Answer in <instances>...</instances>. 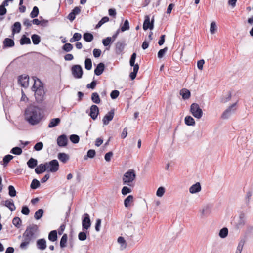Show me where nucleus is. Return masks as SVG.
<instances>
[{"mask_svg": "<svg viewBox=\"0 0 253 253\" xmlns=\"http://www.w3.org/2000/svg\"><path fill=\"white\" fill-rule=\"evenodd\" d=\"M83 38L86 42H90L93 39V36L90 33H85L84 34Z\"/></svg>", "mask_w": 253, "mask_h": 253, "instance_id": "43", "label": "nucleus"}, {"mask_svg": "<svg viewBox=\"0 0 253 253\" xmlns=\"http://www.w3.org/2000/svg\"><path fill=\"white\" fill-rule=\"evenodd\" d=\"M247 217L244 213H241L239 214L238 219L236 223L237 228L239 229L243 227L246 223Z\"/></svg>", "mask_w": 253, "mask_h": 253, "instance_id": "9", "label": "nucleus"}, {"mask_svg": "<svg viewBox=\"0 0 253 253\" xmlns=\"http://www.w3.org/2000/svg\"><path fill=\"white\" fill-rule=\"evenodd\" d=\"M136 178V174L133 169H129L125 173L123 176V183L129 186L133 185V182Z\"/></svg>", "mask_w": 253, "mask_h": 253, "instance_id": "3", "label": "nucleus"}, {"mask_svg": "<svg viewBox=\"0 0 253 253\" xmlns=\"http://www.w3.org/2000/svg\"><path fill=\"white\" fill-rule=\"evenodd\" d=\"M67 238L68 236L67 234H65L62 236L60 242V246L61 248H64L66 246Z\"/></svg>", "mask_w": 253, "mask_h": 253, "instance_id": "45", "label": "nucleus"}, {"mask_svg": "<svg viewBox=\"0 0 253 253\" xmlns=\"http://www.w3.org/2000/svg\"><path fill=\"white\" fill-rule=\"evenodd\" d=\"M48 239L51 241L54 242L57 239V234L56 230L51 231L48 235Z\"/></svg>", "mask_w": 253, "mask_h": 253, "instance_id": "33", "label": "nucleus"}, {"mask_svg": "<svg viewBox=\"0 0 253 253\" xmlns=\"http://www.w3.org/2000/svg\"><path fill=\"white\" fill-rule=\"evenodd\" d=\"M99 113V108L95 105H92L90 107L89 116L93 119L95 120L97 117Z\"/></svg>", "mask_w": 253, "mask_h": 253, "instance_id": "16", "label": "nucleus"}, {"mask_svg": "<svg viewBox=\"0 0 253 253\" xmlns=\"http://www.w3.org/2000/svg\"><path fill=\"white\" fill-rule=\"evenodd\" d=\"M117 242L120 245V249L121 250H124L126 248V243L123 237H119L118 238Z\"/></svg>", "mask_w": 253, "mask_h": 253, "instance_id": "29", "label": "nucleus"}, {"mask_svg": "<svg viewBox=\"0 0 253 253\" xmlns=\"http://www.w3.org/2000/svg\"><path fill=\"white\" fill-rule=\"evenodd\" d=\"M165 192V189L163 187H160L157 190L156 195L159 197H162Z\"/></svg>", "mask_w": 253, "mask_h": 253, "instance_id": "53", "label": "nucleus"}, {"mask_svg": "<svg viewBox=\"0 0 253 253\" xmlns=\"http://www.w3.org/2000/svg\"><path fill=\"white\" fill-rule=\"evenodd\" d=\"M13 158V156L11 155H7L5 156L3 159L2 165L4 167H6L7 164Z\"/></svg>", "mask_w": 253, "mask_h": 253, "instance_id": "35", "label": "nucleus"}, {"mask_svg": "<svg viewBox=\"0 0 253 253\" xmlns=\"http://www.w3.org/2000/svg\"><path fill=\"white\" fill-rule=\"evenodd\" d=\"M43 143L41 142L37 143L34 146V149L36 151H40L42 150L43 148Z\"/></svg>", "mask_w": 253, "mask_h": 253, "instance_id": "63", "label": "nucleus"}, {"mask_svg": "<svg viewBox=\"0 0 253 253\" xmlns=\"http://www.w3.org/2000/svg\"><path fill=\"white\" fill-rule=\"evenodd\" d=\"M167 50H168L167 47H165L164 49L160 50L158 53V58H162L163 57V56L164 55V54L166 53V52L167 51Z\"/></svg>", "mask_w": 253, "mask_h": 253, "instance_id": "59", "label": "nucleus"}, {"mask_svg": "<svg viewBox=\"0 0 253 253\" xmlns=\"http://www.w3.org/2000/svg\"><path fill=\"white\" fill-rule=\"evenodd\" d=\"M58 158L61 162L65 163L69 160V156L65 153H59L58 154Z\"/></svg>", "mask_w": 253, "mask_h": 253, "instance_id": "25", "label": "nucleus"}, {"mask_svg": "<svg viewBox=\"0 0 253 253\" xmlns=\"http://www.w3.org/2000/svg\"><path fill=\"white\" fill-rule=\"evenodd\" d=\"M36 229V226L28 227L23 234L33 239Z\"/></svg>", "mask_w": 253, "mask_h": 253, "instance_id": "15", "label": "nucleus"}, {"mask_svg": "<svg viewBox=\"0 0 253 253\" xmlns=\"http://www.w3.org/2000/svg\"><path fill=\"white\" fill-rule=\"evenodd\" d=\"M190 112L197 119H200L203 116V111L197 103H192L190 106Z\"/></svg>", "mask_w": 253, "mask_h": 253, "instance_id": "5", "label": "nucleus"}, {"mask_svg": "<svg viewBox=\"0 0 253 253\" xmlns=\"http://www.w3.org/2000/svg\"><path fill=\"white\" fill-rule=\"evenodd\" d=\"M43 214V210L42 209H39L35 213L34 218L36 220H39L42 216Z\"/></svg>", "mask_w": 253, "mask_h": 253, "instance_id": "42", "label": "nucleus"}, {"mask_svg": "<svg viewBox=\"0 0 253 253\" xmlns=\"http://www.w3.org/2000/svg\"><path fill=\"white\" fill-rule=\"evenodd\" d=\"M21 29V25L20 22H16L13 25L12 27V34H14L15 33H18L20 32Z\"/></svg>", "mask_w": 253, "mask_h": 253, "instance_id": "27", "label": "nucleus"}, {"mask_svg": "<svg viewBox=\"0 0 253 253\" xmlns=\"http://www.w3.org/2000/svg\"><path fill=\"white\" fill-rule=\"evenodd\" d=\"M136 54L135 53H133L131 56L130 61H129L130 65L131 66H133L135 65V61L136 59Z\"/></svg>", "mask_w": 253, "mask_h": 253, "instance_id": "64", "label": "nucleus"}, {"mask_svg": "<svg viewBox=\"0 0 253 253\" xmlns=\"http://www.w3.org/2000/svg\"><path fill=\"white\" fill-rule=\"evenodd\" d=\"M32 78L34 81V84L32 87V89L35 92V96L37 101H41L42 100L45 94L42 84L37 77H33Z\"/></svg>", "mask_w": 253, "mask_h": 253, "instance_id": "2", "label": "nucleus"}, {"mask_svg": "<svg viewBox=\"0 0 253 253\" xmlns=\"http://www.w3.org/2000/svg\"><path fill=\"white\" fill-rule=\"evenodd\" d=\"M71 71L74 78L80 79L82 77L83 72L82 68L80 65H73L71 68Z\"/></svg>", "mask_w": 253, "mask_h": 253, "instance_id": "7", "label": "nucleus"}, {"mask_svg": "<svg viewBox=\"0 0 253 253\" xmlns=\"http://www.w3.org/2000/svg\"><path fill=\"white\" fill-rule=\"evenodd\" d=\"M113 42L112 41V38L109 37H108L106 38L103 39L102 40V43L105 46H107L112 44Z\"/></svg>", "mask_w": 253, "mask_h": 253, "instance_id": "48", "label": "nucleus"}, {"mask_svg": "<svg viewBox=\"0 0 253 253\" xmlns=\"http://www.w3.org/2000/svg\"><path fill=\"white\" fill-rule=\"evenodd\" d=\"M10 153H12L13 154H14V155H19L22 154V150L20 147H15L13 148L11 150Z\"/></svg>", "mask_w": 253, "mask_h": 253, "instance_id": "46", "label": "nucleus"}, {"mask_svg": "<svg viewBox=\"0 0 253 253\" xmlns=\"http://www.w3.org/2000/svg\"><path fill=\"white\" fill-rule=\"evenodd\" d=\"M180 94L184 99H188L190 96V92L187 89H182L181 90Z\"/></svg>", "mask_w": 253, "mask_h": 253, "instance_id": "32", "label": "nucleus"}, {"mask_svg": "<svg viewBox=\"0 0 253 253\" xmlns=\"http://www.w3.org/2000/svg\"><path fill=\"white\" fill-rule=\"evenodd\" d=\"M46 170L45 163L41 164L35 169V172L37 174H40L44 172Z\"/></svg>", "mask_w": 253, "mask_h": 253, "instance_id": "24", "label": "nucleus"}, {"mask_svg": "<svg viewBox=\"0 0 253 253\" xmlns=\"http://www.w3.org/2000/svg\"><path fill=\"white\" fill-rule=\"evenodd\" d=\"M8 193L10 197H14L16 195V191L15 188L12 185H9L8 186Z\"/></svg>", "mask_w": 253, "mask_h": 253, "instance_id": "51", "label": "nucleus"}, {"mask_svg": "<svg viewBox=\"0 0 253 253\" xmlns=\"http://www.w3.org/2000/svg\"><path fill=\"white\" fill-rule=\"evenodd\" d=\"M132 67H133V71L130 73V77L131 78V80H134L135 78L136 74L138 72L139 69V65L136 64Z\"/></svg>", "mask_w": 253, "mask_h": 253, "instance_id": "30", "label": "nucleus"}, {"mask_svg": "<svg viewBox=\"0 0 253 253\" xmlns=\"http://www.w3.org/2000/svg\"><path fill=\"white\" fill-rule=\"evenodd\" d=\"M105 65L103 63H100L97 66L94 70V73L97 76H99L102 74L104 70Z\"/></svg>", "mask_w": 253, "mask_h": 253, "instance_id": "22", "label": "nucleus"}, {"mask_svg": "<svg viewBox=\"0 0 253 253\" xmlns=\"http://www.w3.org/2000/svg\"><path fill=\"white\" fill-rule=\"evenodd\" d=\"M129 29V22L127 20H126L124 22L123 25L121 27V31L124 32L126 30H128Z\"/></svg>", "mask_w": 253, "mask_h": 253, "instance_id": "57", "label": "nucleus"}, {"mask_svg": "<svg viewBox=\"0 0 253 253\" xmlns=\"http://www.w3.org/2000/svg\"><path fill=\"white\" fill-rule=\"evenodd\" d=\"M245 244V241L243 240H241L237 246L236 250L235 253H241L243 250V246Z\"/></svg>", "mask_w": 253, "mask_h": 253, "instance_id": "38", "label": "nucleus"}, {"mask_svg": "<svg viewBox=\"0 0 253 253\" xmlns=\"http://www.w3.org/2000/svg\"><path fill=\"white\" fill-rule=\"evenodd\" d=\"M39 14V9L37 6H34L30 13L31 18H34L38 16Z\"/></svg>", "mask_w": 253, "mask_h": 253, "instance_id": "50", "label": "nucleus"}, {"mask_svg": "<svg viewBox=\"0 0 253 253\" xmlns=\"http://www.w3.org/2000/svg\"><path fill=\"white\" fill-rule=\"evenodd\" d=\"M85 68L87 70H90L92 68V61L90 59L87 58L85 60Z\"/></svg>", "mask_w": 253, "mask_h": 253, "instance_id": "54", "label": "nucleus"}, {"mask_svg": "<svg viewBox=\"0 0 253 253\" xmlns=\"http://www.w3.org/2000/svg\"><path fill=\"white\" fill-rule=\"evenodd\" d=\"M73 48V45L71 43H66L63 46V49L66 51L69 52L72 50Z\"/></svg>", "mask_w": 253, "mask_h": 253, "instance_id": "58", "label": "nucleus"}, {"mask_svg": "<svg viewBox=\"0 0 253 253\" xmlns=\"http://www.w3.org/2000/svg\"><path fill=\"white\" fill-rule=\"evenodd\" d=\"M71 141L73 143H78L79 141V137L76 134H72L70 136Z\"/></svg>", "mask_w": 253, "mask_h": 253, "instance_id": "55", "label": "nucleus"}, {"mask_svg": "<svg viewBox=\"0 0 253 253\" xmlns=\"http://www.w3.org/2000/svg\"><path fill=\"white\" fill-rule=\"evenodd\" d=\"M133 197L132 195L128 196L124 200V205L126 207H128L130 206V203L132 202Z\"/></svg>", "mask_w": 253, "mask_h": 253, "instance_id": "40", "label": "nucleus"}, {"mask_svg": "<svg viewBox=\"0 0 253 253\" xmlns=\"http://www.w3.org/2000/svg\"><path fill=\"white\" fill-rule=\"evenodd\" d=\"M29 78L27 76L22 75L19 77L18 82L22 87H27L29 85Z\"/></svg>", "mask_w": 253, "mask_h": 253, "instance_id": "18", "label": "nucleus"}, {"mask_svg": "<svg viewBox=\"0 0 253 253\" xmlns=\"http://www.w3.org/2000/svg\"><path fill=\"white\" fill-rule=\"evenodd\" d=\"M91 226V221L89 215L87 213H85L83 216L82 227L83 230H87Z\"/></svg>", "mask_w": 253, "mask_h": 253, "instance_id": "8", "label": "nucleus"}, {"mask_svg": "<svg viewBox=\"0 0 253 253\" xmlns=\"http://www.w3.org/2000/svg\"><path fill=\"white\" fill-rule=\"evenodd\" d=\"M201 189L202 188L201 184L199 182H198L190 187L189 192L191 194H196L200 192Z\"/></svg>", "mask_w": 253, "mask_h": 253, "instance_id": "17", "label": "nucleus"}, {"mask_svg": "<svg viewBox=\"0 0 253 253\" xmlns=\"http://www.w3.org/2000/svg\"><path fill=\"white\" fill-rule=\"evenodd\" d=\"M231 99V93L228 92L226 94L222 95L220 98V102L222 103H226Z\"/></svg>", "mask_w": 253, "mask_h": 253, "instance_id": "23", "label": "nucleus"}, {"mask_svg": "<svg viewBox=\"0 0 253 253\" xmlns=\"http://www.w3.org/2000/svg\"><path fill=\"white\" fill-rule=\"evenodd\" d=\"M46 170L51 172H55L59 169V163L57 160H53L49 162H46Z\"/></svg>", "mask_w": 253, "mask_h": 253, "instance_id": "6", "label": "nucleus"}, {"mask_svg": "<svg viewBox=\"0 0 253 253\" xmlns=\"http://www.w3.org/2000/svg\"><path fill=\"white\" fill-rule=\"evenodd\" d=\"M114 110H111L105 115L102 119L104 125H107L112 120L114 116Z\"/></svg>", "mask_w": 253, "mask_h": 253, "instance_id": "10", "label": "nucleus"}, {"mask_svg": "<svg viewBox=\"0 0 253 253\" xmlns=\"http://www.w3.org/2000/svg\"><path fill=\"white\" fill-rule=\"evenodd\" d=\"M237 102L233 103L229 106L222 113L221 118L223 120L228 119L235 113L237 110Z\"/></svg>", "mask_w": 253, "mask_h": 253, "instance_id": "4", "label": "nucleus"}, {"mask_svg": "<svg viewBox=\"0 0 253 253\" xmlns=\"http://www.w3.org/2000/svg\"><path fill=\"white\" fill-rule=\"evenodd\" d=\"M125 43L123 41H119L116 44V52L118 54H121L125 48Z\"/></svg>", "mask_w": 253, "mask_h": 253, "instance_id": "19", "label": "nucleus"}, {"mask_svg": "<svg viewBox=\"0 0 253 253\" xmlns=\"http://www.w3.org/2000/svg\"><path fill=\"white\" fill-rule=\"evenodd\" d=\"M31 39L33 44L35 45L38 44L41 41L40 37L36 34L33 35L31 37Z\"/></svg>", "mask_w": 253, "mask_h": 253, "instance_id": "44", "label": "nucleus"}, {"mask_svg": "<svg viewBox=\"0 0 253 253\" xmlns=\"http://www.w3.org/2000/svg\"><path fill=\"white\" fill-rule=\"evenodd\" d=\"M22 241L20 245V248L21 249L25 250L28 248L30 242L32 241L33 239L27 237L26 236H25L23 234L22 236Z\"/></svg>", "mask_w": 253, "mask_h": 253, "instance_id": "13", "label": "nucleus"}, {"mask_svg": "<svg viewBox=\"0 0 253 253\" xmlns=\"http://www.w3.org/2000/svg\"><path fill=\"white\" fill-rule=\"evenodd\" d=\"M91 100L96 104H99L100 102V99L98 93L96 92H94L92 94Z\"/></svg>", "mask_w": 253, "mask_h": 253, "instance_id": "39", "label": "nucleus"}, {"mask_svg": "<svg viewBox=\"0 0 253 253\" xmlns=\"http://www.w3.org/2000/svg\"><path fill=\"white\" fill-rule=\"evenodd\" d=\"M121 192L123 195H126L128 193H131V190L126 186H124L123 187Z\"/></svg>", "mask_w": 253, "mask_h": 253, "instance_id": "60", "label": "nucleus"}, {"mask_svg": "<svg viewBox=\"0 0 253 253\" xmlns=\"http://www.w3.org/2000/svg\"><path fill=\"white\" fill-rule=\"evenodd\" d=\"M24 115L25 119L32 125L37 124L42 118L40 108L34 105L28 106Z\"/></svg>", "mask_w": 253, "mask_h": 253, "instance_id": "1", "label": "nucleus"}, {"mask_svg": "<svg viewBox=\"0 0 253 253\" xmlns=\"http://www.w3.org/2000/svg\"><path fill=\"white\" fill-rule=\"evenodd\" d=\"M60 121V119L58 118L52 119L48 124V127L49 128L54 127L58 125Z\"/></svg>", "mask_w": 253, "mask_h": 253, "instance_id": "28", "label": "nucleus"}, {"mask_svg": "<svg viewBox=\"0 0 253 253\" xmlns=\"http://www.w3.org/2000/svg\"><path fill=\"white\" fill-rule=\"evenodd\" d=\"M27 164L29 168L33 169L37 165V160L31 158L28 160Z\"/></svg>", "mask_w": 253, "mask_h": 253, "instance_id": "34", "label": "nucleus"}, {"mask_svg": "<svg viewBox=\"0 0 253 253\" xmlns=\"http://www.w3.org/2000/svg\"><path fill=\"white\" fill-rule=\"evenodd\" d=\"M119 94H120V92L118 90H113L111 92V93L110 94V96L112 99H114L117 98L118 97Z\"/></svg>", "mask_w": 253, "mask_h": 253, "instance_id": "62", "label": "nucleus"}, {"mask_svg": "<svg viewBox=\"0 0 253 253\" xmlns=\"http://www.w3.org/2000/svg\"><path fill=\"white\" fill-rule=\"evenodd\" d=\"M78 238L81 241H84L86 239V234L84 232H81L78 235Z\"/></svg>", "mask_w": 253, "mask_h": 253, "instance_id": "61", "label": "nucleus"}, {"mask_svg": "<svg viewBox=\"0 0 253 253\" xmlns=\"http://www.w3.org/2000/svg\"><path fill=\"white\" fill-rule=\"evenodd\" d=\"M154 21L152 20L151 22H150V18L149 16L146 15L145 17V20L143 25V28L144 30H147L148 28H150L151 30L153 29L154 27L153 24Z\"/></svg>", "mask_w": 253, "mask_h": 253, "instance_id": "14", "label": "nucleus"}, {"mask_svg": "<svg viewBox=\"0 0 253 253\" xmlns=\"http://www.w3.org/2000/svg\"><path fill=\"white\" fill-rule=\"evenodd\" d=\"M211 211V206L210 205L207 204L203 206L200 210V212L202 216H206L209 215Z\"/></svg>", "mask_w": 253, "mask_h": 253, "instance_id": "11", "label": "nucleus"}, {"mask_svg": "<svg viewBox=\"0 0 253 253\" xmlns=\"http://www.w3.org/2000/svg\"><path fill=\"white\" fill-rule=\"evenodd\" d=\"M96 154L95 151L93 149H90L88 151L87 153V155L84 156V159L86 160L88 159V158H93L95 156Z\"/></svg>", "mask_w": 253, "mask_h": 253, "instance_id": "37", "label": "nucleus"}, {"mask_svg": "<svg viewBox=\"0 0 253 253\" xmlns=\"http://www.w3.org/2000/svg\"><path fill=\"white\" fill-rule=\"evenodd\" d=\"M210 32L211 34H213L217 30V26L215 22H212L210 25Z\"/></svg>", "mask_w": 253, "mask_h": 253, "instance_id": "56", "label": "nucleus"}, {"mask_svg": "<svg viewBox=\"0 0 253 253\" xmlns=\"http://www.w3.org/2000/svg\"><path fill=\"white\" fill-rule=\"evenodd\" d=\"M4 205L7 207L11 211H14L16 209L14 202L12 199L6 200Z\"/></svg>", "mask_w": 253, "mask_h": 253, "instance_id": "26", "label": "nucleus"}, {"mask_svg": "<svg viewBox=\"0 0 253 253\" xmlns=\"http://www.w3.org/2000/svg\"><path fill=\"white\" fill-rule=\"evenodd\" d=\"M40 185L39 181L36 179H34L32 180L30 187L32 189H36L38 188Z\"/></svg>", "mask_w": 253, "mask_h": 253, "instance_id": "49", "label": "nucleus"}, {"mask_svg": "<svg viewBox=\"0 0 253 253\" xmlns=\"http://www.w3.org/2000/svg\"><path fill=\"white\" fill-rule=\"evenodd\" d=\"M20 43L21 45L30 44L31 40L30 38L26 37L25 35H23L20 40Z\"/></svg>", "mask_w": 253, "mask_h": 253, "instance_id": "41", "label": "nucleus"}, {"mask_svg": "<svg viewBox=\"0 0 253 253\" xmlns=\"http://www.w3.org/2000/svg\"><path fill=\"white\" fill-rule=\"evenodd\" d=\"M57 143L60 147H65L67 145L68 138L66 135L62 134L59 136L57 139Z\"/></svg>", "mask_w": 253, "mask_h": 253, "instance_id": "12", "label": "nucleus"}, {"mask_svg": "<svg viewBox=\"0 0 253 253\" xmlns=\"http://www.w3.org/2000/svg\"><path fill=\"white\" fill-rule=\"evenodd\" d=\"M3 45L4 48L11 47L14 45V41L10 38H5L3 42Z\"/></svg>", "mask_w": 253, "mask_h": 253, "instance_id": "21", "label": "nucleus"}, {"mask_svg": "<svg viewBox=\"0 0 253 253\" xmlns=\"http://www.w3.org/2000/svg\"><path fill=\"white\" fill-rule=\"evenodd\" d=\"M185 123L188 126H194L195 124L194 119L190 116L185 117Z\"/></svg>", "mask_w": 253, "mask_h": 253, "instance_id": "31", "label": "nucleus"}, {"mask_svg": "<svg viewBox=\"0 0 253 253\" xmlns=\"http://www.w3.org/2000/svg\"><path fill=\"white\" fill-rule=\"evenodd\" d=\"M37 248L41 250H44L46 248V242L44 239H40L37 241Z\"/></svg>", "mask_w": 253, "mask_h": 253, "instance_id": "20", "label": "nucleus"}, {"mask_svg": "<svg viewBox=\"0 0 253 253\" xmlns=\"http://www.w3.org/2000/svg\"><path fill=\"white\" fill-rule=\"evenodd\" d=\"M228 233V229L225 227L220 230L219 236L222 238H224L227 236Z\"/></svg>", "mask_w": 253, "mask_h": 253, "instance_id": "47", "label": "nucleus"}, {"mask_svg": "<svg viewBox=\"0 0 253 253\" xmlns=\"http://www.w3.org/2000/svg\"><path fill=\"white\" fill-rule=\"evenodd\" d=\"M12 223L16 227L19 228L21 226L22 221L19 217H15L12 220Z\"/></svg>", "mask_w": 253, "mask_h": 253, "instance_id": "36", "label": "nucleus"}, {"mask_svg": "<svg viewBox=\"0 0 253 253\" xmlns=\"http://www.w3.org/2000/svg\"><path fill=\"white\" fill-rule=\"evenodd\" d=\"M109 19L108 17L105 16L103 17L101 20L99 21L98 24L96 26V28H98L101 27L104 23L108 22Z\"/></svg>", "mask_w": 253, "mask_h": 253, "instance_id": "52", "label": "nucleus"}]
</instances>
